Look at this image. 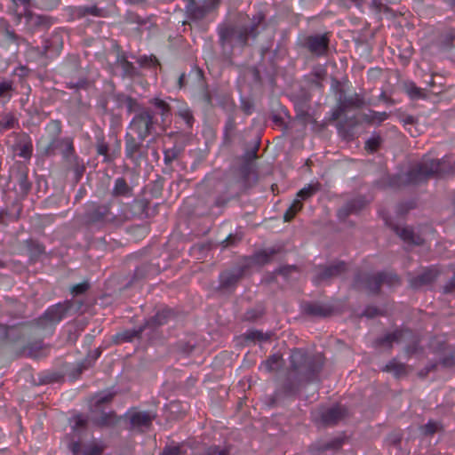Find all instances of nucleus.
Here are the masks:
<instances>
[{
    "label": "nucleus",
    "instance_id": "f257e3e1",
    "mask_svg": "<svg viewBox=\"0 0 455 455\" xmlns=\"http://www.w3.org/2000/svg\"><path fill=\"white\" fill-rule=\"evenodd\" d=\"M323 363L321 354L312 355L300 348L292 349L289 369L279 388L270 397L269 405L274 406L281 394L285 396L295 395L304 386L319 381Z\"/></svg>",
    "mask_w": 455,
    "mask_h": 455
},
{
    "label": "nucleus",
    "instance_id": "f03ea898",
    "mask_svg": "<svg viewBox=\"0 0 455 455\" xmlns=\"http://www.w3.org/2000/svg\"><path fill=\"white\" fill-rule=\"evenodd\" d=\"M455 166L449 159H433L425 156L420 162L412 166L408 172L393 177H385L381 188H400L405 185L419 184L434 177H444L453 174Z\"/></svg>",
    "mask_w": 455,
    "mask_h": 455
},
{
    "label": "nucleus",
    "instance_id": "7ed1b4c3",
    "mask_svg": "<svg viewBox=\"0 0 455 455\" xmlns=\"http://www.w3.org/2000/svg\"><path fill=\"white\" fill-rule=\"evenodd\" d=\"M265 20L262 12L253 16L251 23L248 25L222 24L218 28L219 43L223 54L229 58L235 47L244 48L248 39H255L259 34V26Z\"/></svg>",
    "mask_w": 455,
    "mask_h": 455
},
{
    "label": "nucleus",
    "instance_id": "20e7f679",
    "mask_svg": "<svg viewBox=\"0 0 455 455\" xmlns=\"http://www.w3.org/2000/svg\"><path fill=\"white\" fill-rule=\"evenodd\" d=\"M45 134L37 141V148L44 156H53L60 147L72 150V137H60L62 124L60 120H51L44 127Z\"/></svg>",
    "mask_w": 455,
    "mask_h": 455
},
{
    "label": "nucleus",
    "instance_id": "39448f33",
    "mask_svg": "<svg viewBox=\"0 0 455 455\" xmlns=\"http://www.w3.org/2000/svg\"><path fill=\"white\" fill-rule=\"evenodd\" d=\"M84 218L87 224H119L128 220L125 215L113 214L110 204H100L95 202L87 204Z\"/></svg>",
    "mask_w": 455,
    "mask_h": 455
},
{
    "label": "nucleus",
    "instance_id": "423d86ee",
    "mask_svg": "<svg viewBox=\"0 0 455 455\" xmlns=\"http://www.w3.org/2000/svg\"><path fill=\"white\" fill-rule=\"evenodd\" d=\"M72 307V302L66 300L51 306L35 324L36 330L52 332L54 326L59 323Z\"/></svg>",
    "mask_w": 455,
    "mask_h": 455
},
{
    "label": "nucleus",
    "instance_id": "0eeeda50",
    "mask_svg": "<svg viewBox=\"0 0 455 455\" xmlns=\"http://www.w3.org/2000/svg\"><path fill=\"white\" fill-rule=\"evenodd\" d=\"M393 342L395 343H407L405 347V353L407 355H412L419 351V339L414 333L408 330H396L391 333L386 334L384 337L379 339L377 343L380 346L391 347Z\"/></svg>",
    "mask_w": 455,
    "mask_h": 455
},
{
    "label": "nucleus",
    "instance_id": "6e6552de",
    "mask_svg": "<svg viewBox=\"0 0 455 455\" xmlns=\"http://www.w3.org/2000/svg\"><path fill=\"white\" fill-rule=\"evenodd\" d=\"M156 120L149 108L140 109L130 123V128L138 135V139H145L155 132Z\"/></svg>",
    "mask_w": 455,
    "mask_h": 455
},
{
    "label": "nucleus",
    "instance_id": "1a4fd4ad",
    "mask_svg": "<svg viewBox=\"0 0 455 455\" xmlns=\"http://www.w3.org/2000/svg\"><path fill=\"white\" fill-rule=\"evenodd\" d=\"M298 44L313 56L322 57L328 52L330 37L328 33L303 36L299 39Z\"/></svg>",
    "mask_w": 455,
    "mask_h": 455
},
{
    "label": "nucleus",
    "instance_id": "9d476101",
    "mask_svg": "<svg viewBox=\"0 0 455 455\" xmlns=\"http://www.w3.org/2000/svg\"><path fill=\"white\" fill-rule=\"evenodd\" d=\"M215 187L217 192L220 193L214 203L218 207L225 206L232 198L238 196L243 191L242 185L237 179L218 180Z\"/></svg>",
    "mask_w": 455,
    "mask_h": 455
},
{
    "label": "nucleus",
    "instance_id": "9b49d317",
    "mask_svg": "<svg viewBox=\"0 0 455 455\" xmlns=\"http://www.w3.org/2000/svg\"><path fill=\"white\" fill-rule=\"evenodd\" d=\"M0 329L4 333V338L13 345L25 339H30L37 332L34 323H26L13 326L0 324Z\"/></svg>",
    "mask_w": 455,
    "mask_h": 455
},
{
    "label": "nucleus",
    "instance_id": "f8f14e48",
    "mask_svg": "<svg viewBox=\"0 0 455 455\" xmlns=\"http://www.w3.org/2000/svg\"><path fill=\"white\" fill-rule=\"evenodd\" d=\"M245 267H236L222 271L219 275L218 291L231 293L244 276Z\"/></svg>",
    "mask_w": 455,
    "mask_h": 455
},
{
    "label": "nucleus",
    "instance_id": "ddd939ff",
    "mask_svg": "<svg viewBox=\"0 0 455 455\" xmlns=\"http://www.w3.org/2000/svg\"><path fill=\"white\" fill-rule=\"evenodd\" d=\"M347 415V409L341 405H336L330 408H323L313 413L314 420L321 422L324 426H332Z\"/></svg>",
    "mask_w": 455,
    "mask_h": 455
},
{
    "label": "nucleus",
    "instance_id": "4468645a",
    "mask_svg": "<svg viewBox=\"0 0 455 455\" xmlns=\"http://www.w3.org/2000/svg\"><path fill=\"white\" fill-rule=\"evenodd\" d=\"M125 156L136 166L140 165L141 161L147 160L148 153L143 149L144 140L135 139L132 134L125 135Z\"/></svg>",
    "mask_w": 455,
    "mask_h": 455
},
{
    "label": "nucleus",
    "instance_id": "2eb2a0df",
    "mask_svg": "<svg viewBox=\"0 0 455 455\" xmlns=\"http://www.w3.org/2000/svg\"><path fill=\"white\" fill-rule=\"evenodd\" d=\"M347 270V265L344 261H339L328 266H320L315 268L313 281L315 284L329 281L337 277Z\"/></svg>",
    "mask_w": 455,
    "mask_h": 455
},
{
    "label": "nucleus",
    "instance_id": "dca6fc26",
    "mask_svg": "<svg viewBox=\"0 0 455 455\" xmlns=\"http://www.w3.org/2000/svg\"><path fill=\"white\" fill-rule=\"evenodd\" d=\"M355 286L358 289L378 293L380 289V277L379 273H359L355 278Z\"/></svg>",
    "mask_w": 455,
    "mask_h": 455
},
{
    "label": "nucleus",
    "instance_id": "f3484780",
    "mask_svg": "<svg viewBox=\"0 0 455 455\" xmlns=\"http://www.w3.org/2000/svg\"><path fill=\"white\" fill-rule=\"evenodd\" d=\"M148 103L153 107V109L151 110L153 116H160L162 125L164 126L168 122H170L172 113V107L169 102L159 97H154L148 100Z\"/></svg>",
    "mask_w": 455,
    "mask_h": 455
},
{
    "label": "nucleus",
    "instance_id": "a211bd4d",
    "mask_svg": "<svg viewBox=\"0 0 455 455\" xmlns=\"http://www.w3.org/2000/svg\"><path fill=\"white\" fill-rule=\"evenodd\" d=\"M19 355H26L32 358H41L47 355V348L42 339L28 341L18 353Z\"/></svg>",
    "mask_w": 455,
    "mask_h": 455
},
{
    "label": "nucleus",
    "instance_id": "6ab92c4d",
    "mask_svg": "<svg viewBox=\"0 0 455 455\" xmlns=\"http://www.w3.org/2000/svg\"><path fill=\"white\" fill-rule=\"evenodd\" d=\"M438 276V271L434 268H427L421 274L410 278V285L413 289H419L433 283Z\"/></svg>",
    "mask_w": 455,
    "mask_h": 455
},
{
    "label": "nucleus",
    "instance_id": "aec40b11",
    "mask_svg": "<svg viewBox=\"0 0 455 455\" xmlns=\"http://www.w3.org/2000/svg\"><path fill=\"white\" fill-rule=\"evenodd\" d=\"M342 443L343 440L339 437L329 441H317L310 446V452L312 455H320L327 451H336L341 448Z\"/></svg>",
    "mask_w": 455,
    "mask_h": 455
},
{
    "label": "nucleus",
    "instance_id": "412c9836",
    "mask_svg": "<svg viewBox=\"0 0 455 455\" xmlns=\"http://www.w3.org/2000/svg\"><path fill=\"white\" fill-rule=\"evenodd\" d=\"M63 162L66 165L68 171H72L75 174V181L78 182L84 172H85V166L78 156L76 154V151L69 155L68 157L63 159Z\"/></svg>",
    "mask_w": 455,
    "mask_h": 455
},
{
    "label": "nucleus",
    "instance_id": "4be33fe9",
    "mask_svg": "<svg viewBox=\"0 0 455 455\" xmlns=\"http://www.w3.org/2000/svg\"><path fill=\"white\" fill-rule=\"evenodd\" d=\"M28 168L24 165H19L13 172L12 176L19 186V193L26 196L31 189V182L28 179Z\"/></svg>",
    "mask_w": 455,
    "mask_h": 455
},
{
    "label": "nucleus",
    "instance_id": "5701e85b",
    "mask_svg": "<svg viewBox=\"0 0 455 455\" xmlns=\"http://www.w3.org/2000/svg\"><path fill=\"white\" fill-rule=\"evenodd\" d=\"M366 204L363 197L358 196L347 202L338 212L340 219H346L350 214L358 213Z\"/></svg>",
    "mask_w": 455,
    "mask_h": 455
},
{
    "label": "nucleus",
    "instance_id": "b1692460",
    "mask_svg": "<svg viewBox=\"0 0 455 455\" xmlns=\"http://www.w3.org/2000/svg\"><path fill=\"white\" fill-rule=\"evenodd\" d=\"M73 455H101L103 447L95 443L82 444L73 442L69 444Z\"/></svg>",
    "mask_w": 455,
    "mask_h": 455
},
{
    "label": "nucleus",
    "instance_id": "393cba45",
    "mask_svg": "<svg viewBox=\"0 0 455 455\" xmlns=\"http://www.w3.org/2000/svg\"><path fill=\"white\" fill-rule=\"evenodd\" d=\"M395 231L396 235L408 244L421 245L424 243V239L421 235L410 227H395Z\"/></svg>",
    "mask_w": 455,
    "mask_h": 455
},
{
    "label": "nucleus",
    "instance_id": "a878e982",
    "mask_svg": "<svg viewBox=\"0 0 455 455\" xmlns=\"http://www.w3.org/2000/svg\"><path fill=\"white\" fill-rule=\"evenodd\" d=\"M173 315H174L172 310L169 308L163 309L161 311H158L154 316L148 319L143 326L145 330H154L163 324L167 323L169 320L173 317Z\"/></svg>",
    "mask_w": 455,
    "mask_h": 455
},
{
    "label": "nucleus",
    "instance_id": "bb28decb",
    "mask_svg": "<svg viewBox=\"0 0 455 455\" xmlns=\"http://www.w3.org/2000/svg\"><path fill=\"white\" fill-rule=\"evenodd\" d=\"M113 197H132L133 196L132 188L127 183L124 178L119 177L115 180L113 188L111 190Z\"/></svg>",
    "mask_w": 455,
    "mask_h": 455
},
{
    "label": "nucleus",
    "instance_id": "cd10ccee",
    "mask_svg": "<svg viewBox=\"0 0 455 455\" xmlns=\"http://www.w3.org/2000/svg\"><path fill=\"white\" fill-rule=\"evenodd\" d=\"M156 417V413L151 411H135L131 415L130 421L133 427H148Z\"/></svg>",
    "mask_w": 455,
    "mask_h": 455
},
{
    "label": "nucleus",
    "instance_id": "c85d7f7f",
    "mask_svg": "<svg viewBox=\"0 0 455 455\" xmlns=\"http://www.w3.org/2000/svg\"><path fill=\"white\" fill-rule=\"evenodd\" d=\"M279 252V249L267 248L255 252L251 258V262L254 265L264 266L269 263L273 257Z\"/></svg>",
    "mask_w": 455,
    "mask_h": 455
},
{
    "label": "nucleus",
    "instance_id": "c756f323",
    "mask_svg": "<svg viewBox=\"0 0 455 455\" xmlns=\"http://www.w3.org/2000/svg\"><path fill=\"white\" fill-rule=\"evenodd\" d=\"M186 9L188 18L195 21L202 20L210 12L207 6L199 5L195 0H190Z\"/></svg>",
    "mask_w": 455,
    "mask_h": 455
},
{
    "label": "nucleus",
    "instance_id": "7c9ffc66",
    "mask_svg": "<svg viewBox=\"0 0 455 455\" xmlns=\"http://www.w3.org/2000/svg\"><path fill=\"white\" fill-rule=\"evenodd\" d=\"M304 312L311 316L325 317L331 315V308L320 303H308L303 307Z\"/></svg>",
    "mask_w": 455,
    "mask_h": 455
},
{
    "label": "nucleus",
    "instance_id": "2f4dec72",
    "mask_svg": "<svg viewBox=\"0 0 455 455\" xmlns=\"http://www.w3.org/2000/svg\"><path fill=\"white\" fill-rule=\"evenodd\" d=\"M184 152V146L174 144L173 147L164 150V162L165 165H171L173 161L180 159Z\"/></svg>",
    "mask_w": 455,
    "mask_h": 455
},
{
    "label": "nucleus",
    "instance_id": "473e14b6",
    "mask_svg": "<svg viewBox=\"0 0 455 455\" xmlns=\"http://www.w3.org/2000/svg\"><path fill=\"white\" fill-rule=\"evenodd\" d=\"M145 331L144 326H140L139 329H130L118 332L115 336V342H131L135 338L140 337V333Z\"/></svg>",
    "mask_w": 455,
    "mask_h": 455
},
{
    "label": "nucleus",
    "instance_id": "72a5a7b5",
    "mask_svg": "<svg viewBox=\"0 0 455 455\" xmlns=\"http://www.w3.org/2000/svg\"><path fill=\"white\" fill-rule=\"evenodd\" d=\"M19 121L11 112L0 113V132L18 127Z\"/></svg>",
    "mask_w": 455,
    "mask_h": 455
},
{
    "label": "nucleus",
    "instance_id": "f704fd0d",
    "mask_svg": "<svg viewBox=\"0 0 455 455\" xmlns=\"http://www.w3.org/2000/svg\"><path fill=\"white\" fill-rule=\"evenodd\" d=\"M92 422L99 427H110L116 424V418L113 411L101 412L92 417Z\"/></svg>",
    "mask_w": 455,
    "mask_h": 455
},
{
    "label": "nucleus",
    "instance_id": "c9c22d12",
    "mask_svg": "<svg viewBox=\"0 0 455 455\" xmlns=\"http://www.w3.org/2000/svg\"><path fill=\"white\" fill-rule=\"evenodd\" d=\"M388 116L389 114L387 112H377L371 109L362 115L363 120L370 124H380L387 120Z\"/></svg>",
    "mask_w": 455,
    "mask_h": 455
},
{
    "label": "nucleus",
    "instance_id": "e433bc0d",
    "mask_svg": "<svg viewBox=\"0 0 455 455\" xmlns=\"http://www.w3.org/2000/svg\"><path fill=\"white\" fill-rule=\"evenodd\" d=\"M116 62L121 67L124 76L132 78L138 76L139 73L135 66L128 61L124 56H118Z\"/></svg>",
    "mask_w": 455,
    "mask_h": 455
},
{
    "label": "nucleus",
    "instance_id": "4c0bfd02",
    "mask_svg": "<svg viewBox=\"0 0 455 455\" xmlns=\"http://www.w3.org/2000/svg\"><path fill=\"white\" fill-rule=\"evenodd\" d=\"M339 102L344 107L346 111L350 108H359L364 105L363 99L357 93L346 96L343 100L340 99Z\"/></svg>",
    "mask_w": 455,
    "mask_h": 455
},
{
    "label": "nucleus",
    "instance_id": "58836bf2",
    "mask_svg": "<svg viewBox=\"0 0 455 455\" xmlns=\"http://www.w3.org/2000/svg\"><path fill=\"white\" fill-rule=\"evenodd\" d=\"M236 130V124L235 117L229 115L224 126V141L226 144H230L233 141Z\"/></svg>",
    "mask_w": 455,
    "mask_h": 455
},
{
    "label": "nucleus",
    "instance_id": "ea45409f",
    "mask_svg": "<svg viewBox=\"0 0 455 455\" xmlns=\"http://www.w3.org/2000/svg\"><path fill=\"white\" fill-rule=\"evenodd\" d=\"M27 249L28 251L29 256L31 259H37L42 254L44 253V247L35 240H27L26 241Z\"/></svg>",
    "mask_w": 455,
    "mask_h": 455
},
{
    "label": "nucleus",
    "instance_id": "a19ab883",
    "mask_svg": "<svg viewBox=\"0 0 455 455\" xmlns=\"http://www.w3.org/2000/svg\"><path fill=\"white\" fill-rule=\"evenodd\" d=\"M356 124V120L355 118H351L349 120L347 119L345 121L339 122L337 126L339 132L344 138H349L353 136V130Z\"/></svg>",
    "mask_w": 455,
    "mask_h": 455
},
{
    "label": "nucleus",
    "instance_id": "79ce46f5",
    "mask_svg": "<svg viewBox=\"0 0 455 455\" xmlns=\"http://www.w3.org/2000/svg\"><path fill=\"white\" fill-rule=\"evenodd\" d=\"M155 272L153 267L149 264H142L139 267H137L134 271L133 277L132 279V283L140 281L148 277L152 273Z\"/></svg>",
    "mask_w": 455,
    "mask_h": 455
},
{
    "label": "nucleus",
    "instance_id": "37998d69",
    "mask_svg": "<svg viewBox=\"0 0 455 455\" xmlns=\"http://www.w3.org/2000/svg\"><path fill=\"white\" fill-rule=\"evenodd\" d=\"M384 371L393 372L396 378H400L406 374V365L394 360L385 366Z\"/></svg>",
    "mask_w": 455,
    "mask_h": 455
},
{
    "label": "nucleus",
    "instance_id": "c03bdc74",
    "mask_svg": "<svg viewBox=\"0 0 455 455\" xmlns=\"http://www.w3.org/2000/svg\"><path fill=\"white\" fill-rule=\"evenodd\" d=\"M380 277V285L383 283L388 286H397L401 281L399 276L393 272H379Z\"/></svg>",
    "mask_w": 455,
    "mask_h": 455
},
{
    "label": "nucleus",
    "instance_id": "a18cd8bd",
    "mask_svg": "<svg viewBox=\"0 0 455 455\" xmlns=\"http://www.w3.org/2000/svg\"><path fill=\"white\" fill-rule=\"evenodd\" d=\"M96 151L98 155L104 156V162L109 163L113 161L114 157L108 154V145L105 142L104 138L97 137Z\"/></svg>",
    "mask_w": 455,
    "mask_h": 455
},
{
    "label": "nucleus",
    "instance_id": "49530a36",
    "mask_svg": "<svg viewBox=\"0 0 455 455\" xmlns=\"http://www.w3.org/2000/svg\"><path fill=\"white\" fill-rule=\"evenodd\" d=\"M103 10L98 8L96 5L92 6H79L76 9V14L80 17H85L87 15H92L95 17H101L103 14Z\"/></svg>",
    "mask_w": 455,
    "mask_h": 455
},
{
    "label": "nucleus",
    "instance_id": "de8ad7c7",
    "mask_svg": "<svg viewBox=\"0 0 455 455\" xmlns=\"http://www.w3.org/2000/svg\"><path fill=\"white\" fill-rule=\"evenodd\" d=\"M320 189L319 184H309L307 187L301 188L298 193L297 196L302 200H307L314 196Z\"/></svg>",
    "mask_w": 455,
    "mask_h": 455
},
{
    "label": "nucleus",
    "instance_id": "09e8293b",
    "mask_svg": "<svg viewBox=\"0 0 455 455\" xmlns=\"http://www.w3.org/2000/svg\"><path fill=\"white\" fill-rule=\"evenodd\" d=\"M281 361L282 356L278 354H275L263 362V366L267 371H273L280 367Z\"/></svg>",
    "mask_w": 455,
    "mask_h": 455
},
{
    "label": "nucleus",
    "instance_id": "8fccbe9b",
    "mask_svg": "<svg viewBox=\"0 0 455 455\" xmlns=\"http://www.w3.org/2000/svg\"><path fill=\"white\" fill-rule=\"evenodd\" d=\"M132 207L133 215L142 216L148 207V202L146 199H135L132 202Z\"/></svg>",
    "mask_w": 455,
    "mask_h": 455
},
{
    "label": "nucleus",
    "instance_id": "3c124183",
    "mask_svg": "<svg viewBox=\"0 0 455 455\" xmlns=\"http://www.w3.org/2000/svg\"><path fill=\"white\" fill-rule=\"evenodd\" d=\"M213 94H217V89H213L211 91L208 89H205L202 92L201 100L207 108H212L215 107V103L213 100Z\"/></svg>",
    "mask_w": 455,
    "mask_h": 455
},
{
    "label": "nucleus",
    "instance_id": "603ef678",
    "mask_svg": "<svg viewBox=\"0 0 455 455\" xmlns=\"http://www.w3.org/2000/svg\"><path fill=\"white\" fill-rule=\"evenodd\" d=\"M298 272V267L294 265L283 266L277 268L274 274L283 276L285 280H290L294 273Z\"/></svg>",
    "mask_w": 455,
    "mask_h": 455
},
{
    "label": "nucleus",
    "instance_id": "864d4df0",
    "mask_svg": "<svg viewBox=\"0 0 455 455\" xmlns=\"http://www.w3.org/2000/svg\"><path fill=\"white\" fill-rule=\"evenodd\" d=\"M270 336L269 333H264L260 331H250L245 333V339L251 341H266L270 339Z\"/></svg>",
    "mask_w": 455,
    "mask_h": 455
},
{
    "label": "nucleus",
    "instance_id": "5fc2aeb1",
    "mask_svg": "<svg viewBox=\"0 0 455 455\" xmlns=\"http://www.w3.org/2000/svg\"><path fill=\"white\" fill-rule=\"evenodd\" d=\"M405 90L408 95L413 100L422 99L426 97L423 91L420 88L417 87L413 83L406 84Z\"/></svg>",
    "mask_w": 455,
    "mask_h": 455
},
{
    "label": "nucleus",
    "instance_id": "6e6d98bb",
    "mask_svg": "<svg viewBox=\"0 0 455 455\" xmlns=\"http://www.w3.org/2000/svg\"><path fill=\"white\" fill-rule=\"evenodd\" d=\"M178 116L185 121L188 127H192L194 123V116L192 111L187 106H184L179 109Z\"/></svg>",
    "mask_w": 455,
    "mask_h": 455
},
{
    "label": "nucleus",
    "instance_id": "4d7b16f0",
    "mask_svg": "<svg viewBox=\"0 0 455 455\" xmlns=\"http://www.w3.org/2000/svg\"><path fill=\"white\" fill-rule=\"evenodd\" d=\"M60 4V0H34V6L44 10H52Z\"/></svg>",
    "mask_w": 455,
    "mask_h": 455
},
{
    "label": "nucleus",
    "instance_id": "13d9d810",
    "mask_svg": "<svg viewBox=\"0 0 455 455\" xmlns=\"http://www.w3.org/2000/svg\"><path fill=\"white\" fill-rule=\"evenodd\" d=\"M382 142V139L379 135H373L368 139L365 142V148L371 152L376 151Z\"/></svg>",
    "mask_w": 455,
    "mask_h": 455
},
{
    "label": "nucleus",
    "instance_id": "bf43d9fd",
    "mask_svg": "<svg viewBox=\"0 0 455 455\" xmlns=\"http://www.w3.org/2000/svg\"><path fill=\"white\" fill-rule=\"evenodd\" d=\"M126 102L124 104V107L126 108L128 113H139L140 109H147V108H142L139 104L136 99L132 98L131 96L129 99H125Z\"/></svg>",
    "mask_w": 455,
    "mask_h": 455
},
{
    "label": "nucleus",
    "instance_id": "052dcab7",
    "mask_svg": "<svg viewBox=\"0 0 455 455\" xmlns=\"http://www.w3.org/2000/svg\"><path fill=\"white\" fill-rule=\"evenodd\" d=\"M19 156L23 158H30L32 156V143L28 140L19 146Z\"/></svg>",
    "mask_w": 455,
    "mask_h": 455
},
{
    "label": "nucleus",
    "instance_id": "680f3d73",
    "mask_svg": "<svg viewBox=\"0 0 455 455\" xmlns=\"http://www.w3.org/2000/svg\"><path fill=\"white\" fill-rule=\"evenodd\" d=\"M13 91L12 81L4 80L0 82V98L11 97V92Z\"/></svg>",
    "mask_w": 455,
    "mask_h": 455
},
{
    "label": "nucleus",
    "instance_id": "e2e57ef3",
    "mask_svg": "<svg viewBox=\"0 0 455 455\" xmlns=\"http://www.w3.org/2000/svg\"><path fill=\"white\" fill-rule=\"evenodd\" d=\"M27 17L33 20L34 23L37 26H49L50 24V21H49V18L47 16H44V15H32V13L30 12H28V14H26Z\"/></svg>",
    "mask_w": 455,
    "mask_h": 455
},
{
    "label": "nucleus",
    "instance_id": "0e129e2a",
    "mask_svg": "<svg viewBox=\"0 0 455 455\" xmlns=\"http://www.w3.org/2000/svg\"><path fill=\"white\" fill-rule=\"evenodd\" d=\"M213 100L215 106H224L228 102L229 96L225 92H220V91L217 89V94H213Z\"/></svg>",
    "mask_w": 455,
    "mask_h": 455
},
{
    "label": "nucleus",
    "instance_id": "69168bd1",
    "mask_svg": "<svg viewBox=\"0 0 455 455\" xmlns=\"http://www.w3.org/2000/svg\"><path fill=\"white\" fill-rule=\"evenodd\" d=\"M89 289V283L83 282L71 287L70 291L74 295H80L84 293Z\"/></svg>",
    "mask_w": 455,
    "mask_h": 455
},
{
    "label": "nucleus",
    "instance_id": "338daca9",
    "mask_svg": "<svg viewBox=\"0 0 455 455\" xmlns=\"http://www.w3.org/2000/svg\"><path fill=\"white\" fill-rule=\"evenodd\" d=\"M161 455H182V452L180 446H167Z\"/></svg>",
    "mask_w": 455,
    "mask_h": 455
},
{
    "label": "nucleus",
    "instance_id": "774afa93",
    "mask_svg": "<svg viewBox=\"0 0 455 455\" xmlns=\"http://www.w3.org/2000/svg\"><path fill=\"white\" fill-rule=\"evenodd\" d=\"M205 455H229V452L226 449H220L219 447H211L207 450Z\"/></svg>",
    "mask_w": 455,
    "mask_h": 455
}]
</instances>
